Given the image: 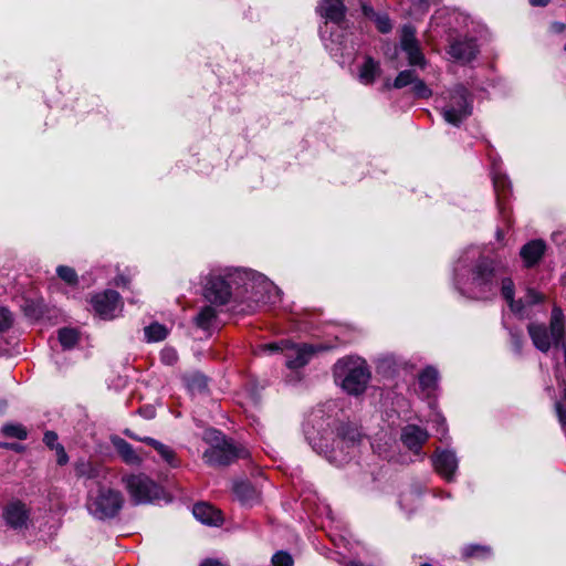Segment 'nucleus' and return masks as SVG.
Masks as SVG:
<instances>
[{"instance_id": "58", "label": "nucleus", "mask_w": 566, "mask_h": 566, "mask_svg": "<svg viewBox=\"0 0 566 566\" xmlns=\"http://www.w3.org/2000/svg\"><path fill=\"white\" fill-rule=\"evenodd\" d=\"M7 407V403L4 401H0V413H2L4 411Z\"/></svg>"}, {"instance_id": "17", "label": "nucleus", "mask_w": 566, "mask_h": 566, "mask_svg": "<svg viewBox=\"0 0 566 566\" xmlns=\"http://www.w3.org/2000/svg\"><path fill=\"white\" fill-rule=\"evenodd\" d=\"M144 444L150 447L157 454V461L167 464L170 468H178L179 460L170 446H167L154 438L144 437Z\"/></svg>"}, {"instance_id": "62", "label": "nucleus", "mask_w": 566, "mask_h": 566, "mask_svg": "<svg viewBox=\"0 0 566 566\" xmlns=\"http://www.w3.org/2000/svg\"><path fill=\"white\" fill-rule=\"evenodd\" d=\"M564 50L566 51V42H565V45H564Z\"/></svg>"}, {"instance_id": "49", "label": "nucleus", "mask_w": 566, "mask_h": 566, "mask_svg": "<svg viewBox=\"0 0 566 566\" xmlns=\"http://www.w3.org/2000/svg\"><path fill=\"white\" fill-rule=\"evenodd\" d=\"M556 413L558 417V421L564 430H566V410H564L560 402L555 403Z\"/></svg>"}, {"instance_id": "5", "label": "nucleus", "mask_w": 566, "mask_h": 566, "mask_svg": "<svg viewBox=\"0 0 566 566\" xmlns=\"http://www.w3.org/2000/svg\"><path fill=\"white\" fill-rule=\"evenodd\" d=\"M203 440L210 444V448L203 452V460L211 467H227L238 459H245L250 455L248 449L227 439L217 429L206 430Z\"/></svg>"}, {"instance_id": "33", "label": "nucleus", "mask_w": 566, "mask_h": 566, "mask_svg": "<svg viewBox=\"0 0 566 566\" xmlns=\"http://www.w3.org/2000/svg\"><path fill=\"white\" fill-rule=\"evenodd\" d=\"M144 335L148 342H160L168 336V328L159 323H153L144 328Z\"/></svg>"}, {"instance_id": "39", "label": "nucleus", "mask_w": 566, "mask_h": 566, "mask_svg": "<svg viewBox=\"0 0 566 566\" xmlns=\"http://www.w3.org/2000/svg\"><path fill=\"white\" fill-rule=\"evenodd\" d=\"M412 92L419 98H429L432 95V91L418 76L412 84Z\"/></svg>"}, {"instance_id": "41", "label": "nucleus", "mask_w": 566, "mask_h": 566, "mask_svg": "<svg viewBox=\"0 0 566 566\" xmlns=\"http://www.w3.org/2000/svg\"><path fill=\"white\" fill-rule=\"evenodd\" d=\"M274 566H293L292 556L285 551H279L272 556Z\"/></svg>"}, {"instance_id": "45", "label": "nucleus", "mask_w": 566, "mask_h": 566, "mask_svg": "<svg viewBox=\"0 0 566 566\" xmlns=\"http://www.w3.org/2000/svg\"><path fill=\"white\" fill-rule=\"evenodd\" d=\"M511 343L516 353H521L523 347V334L518 329L510 331Z\"/></svg>"}, {"instance_id": "48", "label": "nucleus", "mask_w": 566, "mask_h": 566, "mask_svg": "<svg viewBox=\"0 0 566 566\" xmlns=\"http://www.w3.org/2000/svg\"><path fill=\"white\" fill-rule=\"evenodd\" d=\"M56 462L59 465H64L67 463L69 461V457L63 448V446L61 444H56Z\"/></svg>"}, {"instance_id": "21", "label": "nucleus", "mask_w": 566, "mask_h": 566, "mask_svg": "<svg viewBox=\"0 0 566 566\" xmlns=\"http://www.w3.org/2000/svg\"><path fill=\"white\" fill-rule=\"evenodd\" d=\"M75 474L77 478L86 480H105L108 474V469L101 464H95L88 461H78L75 464Z\"/></svg>"}, {"instance_id": "54", "label": "nucleus", "mask_w": 566, "mask_h": 566, "mask_svg": "<svg viewBox=\"0 0 566 566\" xmlns=\"http://www.w3.org/2000/svg\"><path fill=\"white\" fill-rule=\"evenodd\" d=\"M551 0H530V3L534 7H545Z\"/></svg>"}, {"instance_id": "14", "label": "nucleus", "mask_w": 566, "mask_h": 566, "mask_svg": "<svg viewBox=\"0 0 566 566\" xmlns=\"http://www.w3.org/2000/svg\"><path fill=\"white\" fill-rule=\"evenodd\" d=\"M433 465L439 474L447 481H452L458 469V459L453 451L444 450L433 455Z\"/></svg>"}, {"instance_id": "60", "label": "nucleus", "mask_w": 566, "mask_h": 566, "mask_svg": "<svg viewBox=\"0 0 566 566\" xmlns=\"http://www.w3.org/2000/svg\"><path fill=\"white\" fill-rule=\"evenodd\" d=\"M557 235H558L557 233H554L553 234V240H556Z\"/></svg>"}, {"instance_id": "15", "label": "nucleus", "mask_w": 566, "mask_h": 566, "mask_svg": "<svg viewBox=\"0 0 566 566\" xmlns=\"http://www.w3.org/2000/svg\"><path fill=\"white\" fill-rule=\"evenodd\" d=\"M429 433L426 429L416 424H408L402 429L401 441L415 453H419L422 446L427 442Z\"/></svg>"}, {"instance_id": "61", "label": "nucleus", "mask_w": 566, "mask_h": 566, "mask_svg": "<svg viewBox=\"0 0 566 566\" xmlns=\"http://www.w3.org/2000/svg\"><path fill=\"white\" fill-rule=\"evenodd\" d=\"M564 400H566V389L564 390Z\"/></svg>"}, {"instance_id": "59", "label": "nucleus", "mask_w": 566, "mask_h": 566, "mask_svg": "<svg viewBox=\"0 0 566 566\" xmlns=\"http://www.w3.org/2000/svg\"><path fill=\"white\" fill-rule=\"evenodd\" d=\"M420 566H432V565L428 564V563H424V564H421Z\"/></svg>"}, {"instance_id": "28", "label": "nucleus", "mask_w": 566, "mask_h": 566, "mask_svg": "<svg viewBox=\"0 0 566 566\" xmlns=\"http://www.w3.org/2000/svg\"><path fill=\"white\" fill-rule=\"evenodd\" d=\"M159 501L170 502L171 497L163 486L151 480L144 479V504Z\"/></svg>"}, {"instance_id": "44", "label": "nucleus", "mask_w": 566, "mask_h": 566, "mask_svg": "<svg viewBox=\"0 0 566 566\" xmlns=\"http://www.w3.org/2000/svg\"><path fill=\"white\" fill-rule=\"evenodd\" d=\"M13 318L11 313L0 306V332L7 331L12 325Z\"/></svg>"}, {"instance_id": "1", "label": "nucleus", "mask_w": 566, "mask_h": 566, "mask_svg": "<svg viewBox=\"0 0 566 566\" xmlns=\"http://www.w3.org/2000/svg\"><path fill=\"white\" fill-rule=\"evenodd\" d=\"M453 282L461 295L473 301H491L499 293L500 266L474 249L465 251L454 265Z\"/></svg>"}, {"instance_id": "46", "label": "nucleus", "mask_w": 566, "mask_h": 566, "mask_svg": "<svg viewBox=\"0 0 566 566\" xmlns=\"http://www.w3.org/2000/svg\"><path fill=\"white\" fill-rule=\"evenodd\" d=\"M24 313L32 318H39L42 315V308L39 304L27 301L24 305Z\"/></svg>"}, {"instance_id": "35", "label": "nucleus", "mask_w": 566, "mask_h": 566, "mask_svg": "<svg viewBox=\"0 0 566 566\" xmlns=\"http://www.w3.org/2000/svg\"><path fill=\"white\" fill-rule=\"evenodd\" d=\"M493 185H494V189L497 193V205H499L500 212L503 213L501 200H502V197L506 196V192L510 188V181L506 178V176L495 175L493 177Z\"/></svg>"}, {"instance_id": "9", "label": "nucleus", "mask_w": 566, "mask_h": 566, "mask_svg": "<svg viewBox=\"0 0 566 566\" xmlns=\"http://www.w3.org/2000/svg\"><path fill=\"white\" fill-rule=\"evenodd\" d=\"M416 28L411 24H405L401 28L400 48L407 54L408 63L410 66H419L421 69L426 65V57L421 51L420 43L416 38Z\"/></svg>"}, {"instance_id": "23", "label": "nucleus", "mask_w": 566, "mask_h": 566, "mask_svg": "<svg viewBox=\"0 0 566 566\" xmlns=\"http://www.w3.org/2000/svg\"><path fill=\"white\" fill-rule=\"evenodd\" d=\"M109 440L123 462L128 465L139 463L140 458L137 451L125 439L114 434L111 436Z\"/></svg>"}, {"instance_id": "6", "label": "nucleus", "mask_w": 566, "mask_h": 566, "mask_svg": "<svg viewBox=\"0 0 566 566\" xmlns=\"http://www.w3.org/2000/svg\"><path fill=\"white\" fill-rule=\"evenodd\" d=\"M124 504L119 491L102 482L88 486L85 506L96 520L105 521L117 516Z\"/></svg>"}, {"instance_id": "16", "label": "nucleus", "mask_w": 566, "mask_h": 566, "mask_svg": "<svg viewBox=\"0 0 566 566\" xmlns=\"http://www.w3.org/2000/svg\"><path fill=\"white\" fill-rule=\"evenodd\" d=\"M478 52H479V50H478L476 41L472 38L455 40L450 45V51H449V53L451 54L452 57H454L458 61L465 62V63L474 60Z\"/></svg>"}, {"instance_id": "25", "label": "nucleus", "mask_w": 566, "mask_h": 566, "mask_svg": "<svg viewBox=\"0 0 566 566\" xmlns=\"http://www.w3.org/2000/svg\"><path fill=\"white\" fill-rule=\"evenodd\" d=\"M192 514L198 521L207 525H219L222 522L221 513L208 503L195 504Z\"/></svg>"}, {"instance_id": "47", "label": "nucleus", "mask_w": 566, "mask_h": 566, "mask_svg": "<svg viewBox=\"0 0 566 566\" xmlns=\"http://www.w3.org/2000/svg\"><path fill=\"white\" fill-rule=\"evenodd\" d=\"M43 441L44 443L50 448V449H56V444L57 443V434L54 432V431H46L44 433V438H43Z\"/></svg>"}, {"instance_id": "8", "label": "nucleus", "mask_w": 566, "mask_h": 566, "mask_svg": "<svg viewBox=\"0 0 566 566\" xmlns=\"http://www.w3.org/2000/svg\"><path fill=\"white\" fill-rule=\"evenodd\" d=\"M1 517L9 530L21 532L29 527L31 509L23 501L13 499L2 506Z\"/></svg>"}, {"instance_id": "40", "label": "nucleus", "mask_w": 566, "mask_h": 566, "mask_svg": "<svg viewBox=\"0 0 566 566\" xmlns=\"http://www.w3.org/2000/svg\"><path fill=\"white\" fill-rule=\"evenodd\" d=\"M374 22L376 23L378 31L381 33H388L392 29L391 21L386 13H378L374 19Z\"/></svg>"}, {"instance_id": "7", "label": "nucleus", "mask_w": 566, "mask_h": 566, "mask_svg": "<svg viewBox=\"0 0 566 566\" xmlns=\"http://www.w3.org/2000/svg\"><path fill=\"white\" fill-rule=\"evenodd\" d=\"M473 111V98L470 92L461 84L455 85L443 97L440 113L443 119L455 127L467 120Z\"/></svg>"}, {"instance_id": "32", "label": "nucleus", "mask_w": 566, "mask_h": 566, "mask_svg": "<svg viewBox=\"0 0 566 566\" xmlns=\"http://www.w3.org/2000/svg\"><path fill=\"white\" fill-rule=\"evenodd\" d=\"M57 338L64 349H72L77 344L80 335L75 328L63 327L59 329Z\"/></svg>"}, {"instance_id": "43", "label": "nucleus", "mask_w": 566, "mask_h": 566, "mask_svg": "<svg viewBox=\"0 0 566 566\" xmlns=\"http://www.w3.org/2000/svg\"><path fill=\"white\" fill-rule=\"evenodd\" d=\"M178 359L177 352L172 347H166L160 352V360L163 364L171 366Z\"/></svg>"}, {"instance_id": "37", "label": "nucleus", "mask_w": 566, "mask_h": 566, "mask_svg": "<svg viewBox=\"0 0 566 566\" xmlns=\"http://www.w3.org/2000/svg\"><path fill=\"white\" fill-rule=\"evenodd\" d=\"M2 432L4 436L10 438H17L19 440L27 439L28 432L22 424L18 423H7L2 427Z\"/></svg>"}, {"instance_id": "52", "label": "nucleus", "mask_w": 566, "mask_h": 566, "mask_svg": "<svg viewBox=\"0 0 566 566\" xmlns=\"http://www.w3.org/2000/svg\"><path fill=\"white\" fill-rule=\"evenodd\" d=\"M200 566H224L219 559L206 558L201 562Z\"/></svg>"}, {"instance_id": "19", "label": "nucleus", "mask_w": 566, "mask_h": 566, "mask_svg": "<svg viewBox=\"0 0 566 566\" xmlns=\"http://www.w3.org/2000/svg\"><path fill=\"white\" fill-rule=\"evenodd\" d=\"M499 291L501 292L503 298L507 302L512 312L516 314H522L524 310V301L515 300V284L513 280L509 276H502L500 272V286Z\"/></svg>"}, {"instance_id": "13", "label": "nucleus", "mask_w": 566, "mask_h": 566, "mask_svg": "<svg viewBox=\"0 0 566 566\" xmlns=\"http://www.w3.org/2000/svg\"><path fill=\"white\" fill-rule=\"evenodd\" d=\"M546 243L542 239H533L520 249V258L524 268L532 269L539 264L546 252Z\"/></svg>"}, {"instance_id": "26", "label": "nucleus", "mask_w": 566, "mask_h": 566, "mask_svg": "<svg viewBox=\"0 0 566 566\" xmlns=\"http://www.w3.org/2000/svg\"><path fill=\"white\" fill-rule=\"evenodd\" d=\"M548 333L555 346H558L563 342L565 335V316L562 308L557 306H554L552 310Z\"/></svg>"}, {"instance_id": "31", "label": "nucleus", "mask_w": 566, "mask_h": 566, "mask_svg": "<svg viewBox=\"0 0 566 566\" xmlns=\"http://www.w3.org/2000/svg\"><path fill=\"white\" fill-rule=\"evenodd\" d=\"M417 76L418 75L415 70H403L398 73V75L394 80L392 84H390L389 82H386L385 87L386 88L394 87L397 90L403 88L408 85H412L413 82L416 81Z\"/></svg>"}, {"instance_id": "12", "label": "nucleus", "mask_w": 566, "mask_h": 566, "mask_svg": "<svg viewBox=\"0 0 566 566\" xmlns=\"http://www.w3.org/2000/svg\"><path fill=\"white\" fill-rule=\"evenodd\" d=\"M323 346H314L310 344H290L286 353H285V365L290 369H298L304 367L310 363L312 357L321 350H324Z\"/></svg>"}, {"instance_id": "20", "label": "nucleus", "mask_w": 566, "mask_h": 566, "mask_svg": "<svg viewBox=\"0 0 566 566\" xmlns=\"http://www.w3.org/2000/svg\"><path fill=\"white\" fill-rule=\"evenodd\" d=\"M233 493L244 506H253L260 501V491L248 481L234 482Z\"/></svg>"}, {"instance_id": "36", "label": "nucleus", "mask_w": 566, "mask_h": 566, "mask_svg": "<svg viewBox=\"0 0 566 566\" xmlns=\"http://www.w3.org/2000/svg\"><path fill=\"white\" fill-rule=\"evenodd\" d=\"M57 276L71 286H75L78 283V276L73 268L67 265H59L56 268Z\"/></svg>"}, {"instance_id": "24", "label": "nucleus", "mask_w": 566, "mask_h": 566, "mask_svg": "<svg viewBox=\"0 0 566 566\" xmlns=\"http://www.w3.org/2000/svg\"><path fill=\"white\" fill-rule=\"evenodd\" d=\"M120 482L135 505L142 503V474L124 473Z\"/></svg>"}, {"instance_id": "55", "label": "nucleus", "mask_w": 566, "mask_h": 566, "mask_svg": "<svg viewBox=\"0 0 566 566\" xmlns=\"http://www.w3.org/2000/svg\"><path fill=\"white\" fill-rule=\"evenodd\" d=\"M154 416V410L151 408H144V417L151 418Z\"/></svg>"}, {"instance_id": "34", "label": "nucleus", "mask_w": 566, "mask_h": 566, "mask_svg": "<svg viewBox=\"0 0 566 566\" xmlns=\"http://www.w3.org/2000/svg\"><path fill=\"white\" fill-rule=\"evenodd\" d=\"M438 370L433 367L424 368L419 375V385L423 390L433 389L438 381Z\"/></svg>"}, {"instance_id": "2", "label": "nucleus", "mask_w": 566, "mask_h": 566, "mask_svg": "<svg viewBox=\"0 0 566 566\" xmlns=\"http://www.w3.org/2000/svg\"><path fill=\"white\" fill-rule=\"evenodd\" d=\"M232 286L251 292L255 302L275 304L281 300L280 289L261 273L247 269L228 270L224 275L210 273L203 287V296L213 305L227 304Z\"/></svg>"}, {"instance_id": "42", "label": "nucleus", "mask_w": 566, "mask_h": 566, "mask_svg": "<svg viewBox=\"0 0 566 566\" xmlns=\"http://www.w3.org/2000/svg\"><path fill=\"white\" fill-rule=\"evenodd\" d=\"M289 340H282V342H275V343H269L262 346V350L265 353H277V352H285L287 350L290 346Z\"/></svg>"}, {"instance_id": "53", "label": "nucleus", "mask_w": 566, "mask_h": 566, "mask_svg": "<svg viewBox=\"0 0 566 566\" xmlns=\"http://www.w3.org/2000/svg\"><path fill=\"white\" fill-rule=\"evenodd\" d=\"M436 417H437V421L439 423L438 431H441V436L443 437L447 433L446 420L443 418H441L439 415H437Z\"/></svg>"}, {"instance_id": "4", "label": "nucleus", "mask_w": 566, "mask_h": 566, "mask_svg": "<svg viewBox=\"0 0 566 566\" xmlns=\"http://www.w3.org/2000/svg\"><path fill=\"white\" fill-rule=\"evenodd\" d=\"M335 381L350 396H359L367 389L371 371L365 359L358 356L339 358L334 367Z\"/></svg>"}, {"instance_id": "18", "label": "nucleus", "mask_w": 566, "mask_h": 566, "mask_svg": "<svg viewBox=\"0 0 566 566\" xmlns=\"http://www.w3.org/2000/svg\"><path fill=\"white\" fill-rule=\"evenodd\" d=\"M317 11L326 20L340 24L345 18L346 7L343 0H322Z\"/></svg>"}, {"instance_id": "51", "label": "nucleus", "mask_w": 566, "mask_h": 566, "mask_svg": "<svg viewBox=\"0 0 566 566\" xmlns=\"http://www.w3.org/2000/svg\"><path fill=\"white\" fill-rule=\"evenodd\" d=\"M363 13L365 17L369 18L370 20L374 21L375 17L378 14L374 9L373 7L370 6H367V4H364L363 6Z\"/></svg>"}, {"instance_id": "38", "label": "nucleus", "mask_w": 566, "mask_h": 566, "mask_svg": "<svg viewBox=\"0 0 566 566\" xmlns=\"http://www.w3.org/2000/svg\"><path fill=\"white\" fill-rule=\"evenodd\" d=\"M544 295L536 291L533 287H527L524 297L522 298L524 301V307L525 306H532L538 303H542L544 301Z\"/></svg>"}, {"instance_id": "11", "label": "nucleus", "mask_w": 566, "mask_h": 566, "mask_svg": "<svg viewBox=\"0 0 566 566\" xmlns=\"http://www.w3.org/2000/svg\"><path fill=\"white\" fill-rule=\"evenodd\" d=\"M334 440H329V451L324 453L329 459L335 458L334 453L336 448H353L360 440V432L357 428L352 426L350 423H345L339 420V422L334 428Z\"/></svg>"}, {"instance_id": "29", "label": "nucleus", "mask_w": 566, "mask_h": 566, "mask_svg": "<svg viewBox=\"0 0 566 566\" xmlns=\"http://www.w3.org/2000/svg\"><path fill=\"white\" fill-rule=\"evenodd\" d=\"M216 321L217 312L210 305L203 306L193 318L196 326L203 331L210 329L214 325Z\"/></svg>"}, {"instance_id": "30", "label": "nucleus", "mask_w": 566, "mask_h": 566, "mask_svg": "<svg viewBox=\"0 0 566 566\" xmlns=\"http://www.w3.org/2000/svg\"><path fill=\"white\" fill-rule=\"evenodd\" d=\"M461 554L463 558L485 559L492 556V548L486 545L469 544L462 547Z\"/></svg>"}, {"instance_id": "50", "label": "nucleus", "mask_w": 566, "mask_h": 566, "mask_svg": "<svg viewBox=\"0 0 566 566\" xmlns=\"http://www.w3.org/2000/svg\"><path fill=\"white\" fill-rule=\"evenodd\" d=\"M191 387L205 390L207 388V378L202 375L195 376L191 381Z\"/></svg>"}, {"instance_id": "22", "label": "nucleus", "mask_w": 566, "mask_h": 566, "mask_svg": "<svg viewBox=\"0 0 566 566\" xmlns=\"http://www.w3.org/2000/svg\"><path fill=\"white\" fill-rule=\"evenodd\" d=\"M528 335L533 345L542 353H547L552 346L553 339L548 329L543 324L531 323L527 326Z\"/></svg>"}, {"instance_id": "27", "label": "nucleus", "mask_w": 566, "mask_h": 566, "mask_svg": "<svg viewBox=\"0 0 566 566\" xmlns=\"http://www.w3.org/2000/svg\"><path fill=\"white\" fill-rule=\"evenodd\" d=\"M380 74V66L373 57L367 56L359 67L358 80L364 85H371Z\"/></svg>"}, {"instance_id": "3", "label": "nucleus", "mask_w": 566, "mask_h": 566, "mask_svg": "<svg viewBox=\"0 0 566 566\" xmlns=\"http://www.w3.org/2000/svg\"><path fill=\"white\" fill-rule=\"evenodd\" d=\"M342 410L335 400L317 405L308 413L303 431L306 440L317 453H327L334 440V428L339 422Z\"/></svg>"}, {"instance_id": "10", "label": "nucleus", "mask_w": 566, "mask_h": 566, "mask_svg": "<svg viewBox=\"0 0 566 566\" xmlns=\"http://www.w3.org/2000/svg\"><path fill=\"white\" fill-rule=\"evenodd\" d=\"M94 312L103 319H113L122 308V298L118 292L106 290L95 294L91 300Z\"/></svg>"}, {"instance_id": "56", "label": "nucleus", "mask_w": 566, "mask_h": 566, "mask_svg": "<svg viewBox=\"0 0 566 566\" xmlns=\"http://www.w3.org/2000/svg\"><path fill=\"white\" fill-rule=\"evenodd\" d=\"M124 433L135 440H140L137 436H134L128 429H126Z\"/></svg>"}, {"instance_id": "57", "label": "nucleus", "mask_w": 566, "mask_h": 566, "mask_svg": "<svg viewBox=\"0 0 566 566\" xmlns=\"http://www.w3.org/2000/svg\"><path fill=\"white\" fill-rule=\"evenodd\" d=\"M347 566H364L360 562H349Z\"/></svg>"}]
</instances>
